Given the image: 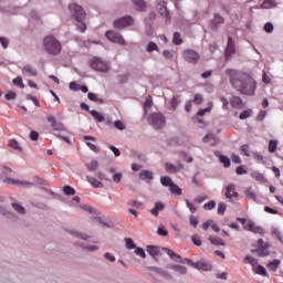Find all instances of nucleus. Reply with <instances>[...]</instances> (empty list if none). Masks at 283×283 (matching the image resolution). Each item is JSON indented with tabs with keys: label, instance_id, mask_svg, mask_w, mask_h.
I'll return each mask as SVG.
<instances>
[{
	"label": "nucleus",
	"instance_id": "1",
	"mask_svg": "<svg viewBox=\"0 0 283 283\" xmlns=\"http://www.w3.org/2000/svg\"><path fill=\"white\" fill-rule=\"evenodd\" d=\"M230 82L241 94H245L247 96H253L255 94V80L244 73L232 71Z\"/></svg>",
	"mask_w": 283,
	"mask_h": 283
},
{
	"label": "nucleus",
	"instance_id": "2",
	"mask_svg": "<svg viewBox=\"0 0 283 283\" xmlns=\"http://www.w3.org/2000/svg\"><path fill=\"white\" fill-rule=\"evenodd\" d=\"M69 10L71 12L72 19L76 21V25L81 32H85L87 30V25L85 24V18L87 13L83 10V7L78 6L77 3L69 4Z\"/></svg>",
	"mask_w": 283,
	"mask_h": 283
},
{
	"label": "nucleus",
	"instance_id": "3",
	"mask_svg": "<svg viewBox=\"0 0 283 283\" xmlns=\"http://www.w3.org/2000/svg\"><path fill=\"white\" fill-rule=\"evenodd\" d=\"M43 48L46 54L57 56L63 50L61 42L53 35H46L43 40Z\"/></svg>",
	"mask_w": 283,
	"mask_h": 283
},
{
	"label": "nucleus",
	"instance_id": "4",
	"mask_svg": "<svg viewBox=\"0 0 283 283\" xmlns=\"http://www.w3.org/2000/svg\"><path fill=\"white\" fill-rule=\"evenodd\" d=\"M3 169L4 171L0 174V178H4L3 182H6V185H17L20 187H24L25 189H30V187H32L33 184L30 181L6 178V176H8L9 174H12V170L11 168H8V167H3Z\"/></svg>",
	"mask_w": 283,
	"mask_h": 283
},
{
	"label": "nucleus",
	"instance_id": "5",
	"mask_svg": "<svg viewBox=\"0 0 283 283\" xmlns=\"http://www.w3.org/2000/svg\"><path fill=\"white\" fill-rule=\"evenodd\" d=\"M244 262H245V264H251V266H252L254 273H256V275H262L263 277H269V272H266V268H264L263 265H258V259H255L253 256H245Z\"/></svg>",
	"mask_w": 283,
	"mask_h": 283
},
{
	"label": "nucleus",
	"instance_id": "6",
	"mask_svg": "<svg viewBox=\"0 0 283 283\" xmlns=\"http://www.w3.org/2000/svg\"><path fill=\"white\" fill-rule=\"evenodd\" d=\"M148 123H149V125L155 127V129H161V127H165L167 122L165 119V115L164 114H161V113H153L148 117Z\"/></svg>",
	"mask_w": 283,
	"mask_h": 283
},
{
	"label": "nucleus",
	"instance_id": "7",
	"mask_svg": "<svg viewBox=\"0 0 283 283\" xmlns=\"http://www.w3.org/2000/svg\"><path fill=\"white\" fill-rule=\"evenodd\" d=\"M91 67L95 72H109V64L98 57H94L91 61Z\"/></svg>",
	"mask_w": 283,
	"mask_h": 283
},
{
	"label": "nucleus",
	"instance_id": "8",
	"mask_svg": "<svg viewBox=\"0 0 283 283\" xmlns=\"http://www.w3.org/2000/svg\"><path fill=\"white\" fill-rule=\"evenodd\" d=\"M185 262H187V264H190V266H193V269H197L198 271H211L213 269V265H211V263L205 261L193 262L190 259H185Z\"/></svg>",
	"mask_w": 283,
	"mask_h": 283
},
{
	"label": "nucleus",
	"instance_id": "9",
	"mask_svg": "<svg viewBox=\"0 0 283 283\" xmlns=\"http://www.w3.org/2000/svg\"><path fill=\"white\" fill-rule=\"evenodd\" d=\"M182 56H184L185 61H187V63H191L192 65H196V63H198V61H200V54H198V52H196L191 49L184 51Z\"/></svg>",
	"mask_w": 283,
	"mask_h": 283
},
{
	"label": "nucleus",
	"instance_id": "10",
	"mask_svg": "<svg viewBox=\"0 0 283 283\" xmlns=\"http://www.w3.org/2000/svg\"><path fill=\"white\" fill-rule=\"evenodd\" d=\"M105 35L106 39L111 41V43H117V45H126L125 38H123L118 32L107 31Z\"/></svg>",
	"mask_w": 283,
	"mask_h": 283
},
{
	"label": "nucleus",
	"instance_id": "11",
	"mask_svg": "<svg viewBox=\"0 0 283 283\" xmlns=\"http://www.w3.org/2000/svg\"><path fill=\"white\" fill-rule=\"evenodd\" d=\"M129 25H134V18L132 17H124L114 22L116 30H123V28H129Z\"/></svg>",
	"mask_w": 283,
	"mask_h": 283
},
{
	"label": "nucleus",
	"instance_id": "12",
	"mask_svg": "<svg viewBox=\"0 0 283 283\" xmlns=\"http://www.w3.org/2000/svg\"><path fill=\"white\" fill-rule=\"evenodd\" d=\"M243 229H245V231H251L252 233H256L259 235H264V228L260 227V226H255V223H253V221H249Z\"/></svg>",
	"mask_w": 283,
	"mask_h": 283
},
{
	"label": "nucleus",
	"instance_id": "13",
	"mask_svg": "<svg viewBox=\"0 0 283 283\" xmlns=\"http://www.w3.org/2000/svg\"><path fill=\"white\" fill-rule=\"evenodd\" d=\"M46 120L49 123H51V127L52 129H54V132H64L65 130V126L63 125V123L61 122H56V117L55 116H48Z\"/></svg>",
	"mask_w": 283,
	"mask_h": 283
},
{
	"label": "nucleus",
	"instance_id": "14",
	"mask_svg": "<svg viewBox=\"0 0 283 283\" xmlns=\"http://www.w3.org/2000/svg\"><path fill=\"white\" fill-rule=\"evenodd\" d=\"M223 23L224 18L220 14H214L213 19L210 21V29L217 31Z\"/></svg>",
	"mask_w": 283,
	"mask_h": 283
},
{
	"label": "nucleus",
	"instance_id": "15",
	"mask_svg": "<svg viewBox=\"0 0 283 283\" xmlns=\"http://www.w3.org/2000/svg\"><path fill=\"white\" fill-rule=\"evenodd\" d=\"M235 54V42L233 41V38H228V43L226 46V56L229 59V56H233Z\"/></svg>",
	"mask_w": 283,
	"mask_h": 283
},
{
	"label": "nucleus",
	"instance_id": "16",
	"mask_svg": "<svg viewBox=\"0 0 283 283\" xmlns=\"http://www.w3.org/2000/svg\"><path fill=\"white\" fill-rule=\"evenodd\" d=\"M163 251L169 255L170 259L174 260V262H180L181 264H185V259L182 260V256L170 250L169 248H164Z\"/></svg>",
	"mask_w": 283,
	"mask_h": 283
},
{
	"label": "nucleus",
	"instance_id": "17",
	"mask_svg": "<svg viewBox=\"0 0 283 283\" xmlns=\"http://www.w3.org/2000/svg\"><path fill=\"white\" fill-rule=\"evenodd\" d=\"M240 195L238 191H235V185L230 184L226 188V198L231 199V198H238Z\"/></svg>",
	"mask_w": 283,
	"mask_h": 283
},
{
	"label": "nucleus",
	"instance_id": "18",
	"mask_svg": "<svg viewBox=\"0 0 283 283\" xmlns=\"http://www.w3.org/2000/svg\"><path fill=\"white\" fill-rule=\"evenodd\" d=\"M157 10L161 17H166V19H169V9H167V2L160 1L157 4Z\"/></svg>",
	"mask_w": 283,
	"mask_h": 283
},
{
	"label": "nucleus",
	"instance_id": "19",
	"mask_svg": "<svg viewBox=\"0 0 283 283\" xmlns=\"http://www.w3.org/2000/svg\"><path fill=\"white\" fill-rule=\"evenodd\" d=\"M230 105L234 107V109H242V107H244V102L240 96H233L230 101Z\"/></svg>",
	"mask_w": 283,
	"mask_h": 283
},
{
	"label": "nucleus",
	"instance_id": "20",
	"mask_svg": "<svg viewBox=\"0 0 283 283\" xmlns=\"http://www.w3.org/2000/svg\"><path fill=\"white\" fill-rule=\"evenodd\" d=\"M140 180H145L148 185L154 180V172L149 170H142L139 174Z\"/></svg>",
	"mask_w": 283,
	"mask_h": 283
},
{
	"label": "nucleus",
	"instance_id": "21",
	"mask_svg": "<svg viewBox=\"0 0 283 283\" xmlns=\"http://www.w3.org/2000/svg\"><path fill=\"white\" fill-rule=\"evenodd\" d=\"M87 182L94 187V189H103V182L98 181L96 178L92 176H86Z\"/></svg>",
	"mask_w": 283,
	"mask_h": 283
},
{
	"label": "nucleus",
	"instance_id": "22",
	"mask_svg": "<svg viewBox=\"0 0 283 283\" xmlns=\"http://www.w3.org/2000/svg\"><path fill=\"white\" fill-rule=\"evenodd\" d=\"M22 74L23 76H36V70L32 69L31 65H25L23 69H22Z\"/></svg>",
	"mask_w": 283,
	"mask_h": 283
},
{
	"label": "nucleus",
	"instance_id": "23",
	"mask_svg": "<svg viewBox=\"0 0 283 283\" xmlns=\"http://www.w3.org/2000/svg\"><path fill=\"white\" fill-rule=\"evenodd\" d=\"M135 8L137 10H139V12L145 11V9L147 8V3L145 2V0H132Z\"/></svg>",
	"mask_w": 283,
	"mask_h": 283
},
{
	"label": "nucleus",
	"instance_id": "24",
	"mask_svg": "<svg viewBox=\"0 0 283 283\" xmlns=\"http://www.w3.org/2000/svg\"><path fill=\"white\" fill-rule=\"evenodd\" d=\"M147 253H149L151 258H156L157 255H160V249L156 245H148Z\"/></svg>",
	"mask_w": 283,
	"mask_h": 283
},
{
	"label": "nucleus",
	"instance_id": "25",
	"mask_svg": "<svg viewBox=\"0 0 283 283\" xmlns=\"http://www.w3.org/2000/svg\"><path fill=\"white\" fill-rule=\"evenodd\" d=\"M280 264H282V261L275 259L270 263H268V269H270V271H273L275 273V271H277V269L280 268Z\"/></svg>",
	"mask_w": 283,
	"mask_h": 283
},
{
	"label": "nucleus",
	"instance_id": "26",
	"mask_svg": "<svg viewBox=\"0 0 283 283\" xmlns=\"http://www.w3.org/2000/svg\"><path fill=\"white\" fill-rule=\"evenodd\" d=\"M165 209V203L157 202L155 207L150 210L151 216H158V211H163Z\"/></svg>",
	"mask_w": 283,
	"mask_h": 283
},
{
	"label": "nucleus",
	"instance_id": "27",
	"mask_svg": "<svg viewBox=\"0 0 283 283\" xmlns=\"http://www.w3.org/2000/svg\"><path fill=\"white\" fill-rule=\"evenodd\" d=\"M165 169H166L167 174H178V171H180V168H178L177 166H174L172 164H169V163H166Z\"/></svg>",
	"mask_w": 283,
	"mask_h": 283
},
{
	"label": "nucleus",
	"instance_id": "28",
	"mask_svg": "<svg viewBox=\"0 0 283 283\" xmlns=\"http://www.w3.org/2000/svg\"><path fill=\"white\" fill-rule=\"evenodd\" d=\"M169 189H170V193H172L174 196H182V189L178 187V185L171 184Z\"/></svg>",
	"mask_w": 283,
	"mask_h": 283
},
{
	"label": "nucleus",
	"instance_id": "29",
	"mask_svg": "<svg viewBox=\"0 0 283 283\" xmlns=\"http://www.w3.org/2000/svg\"><path fill=\"white\" fill-rule=\"evenodd\" d=\"M170 268L174 271H176L177 273H179L180 275H186L187 274V269L184 265L174 264Z\"/></svg>",
	"mask_w": 283,
	"mask_h": 283
},
{
	"label": "nucleus",
	"instance_id": "30",
	"mask_svg": "<svg viewBox=\"0 0 283 283\" xmlns=\"http://www.w3.org/2000/svg\"><path fill=\"white\" fill-rule=\"evenodd\" d=\"M251 177L254 178V180H258V182H266V178H264L262 172L254 171L251 174Z\"/></svg>",
	"mask_w": 283,
	"mask_h": 283
},
{
	"label": "nucleus",
	"instance_id": "31",
	"mask_svg": "<svg viewBox=\"0 0 283 283\" xmlns=\"http://www.w3.org/2000/svg\"><path fill=\"white\" fill-rule=\"evenodd\" d=\"M209 241L216 247H224V241L218 237H209Z\"/></svg>",
	"mask_w": 283,
	"mask_h": 283
},
{
	"label": "nucleus",
	"instance_id": "32",
	"mask_svg": "<svg viewBox=\"0 0 283 283\" xmlns=\"http://www.w3.org/2000/svg\"><path fill=\"white\" fill-rule=\"evenodd\" d=\"M251 116H253V111L251 108H248L239 115V118L240 120H245V118H251Z\"/></svg>",
	"mask_w": 283,
	"mask_h": 283
},
{
	"label": "nucleus",
	"instance_id": "33",
	"mask_svg": "<svg viewBox=\"0 0 283 283\" xmlns=\"http://www.w3.org/2000/svg\"><path fill=\"white\" fill-rule=\"evenodd\" d=\"M91 114L97 123H103L105 120V116H103V114L98 113L97 111H91Z\"/></svg>",
	"mask_w": 283,
	"mask_h": 283
},
{
	"label": "nucleus",
	"instance_id": "34",
	"mask_svg": "<svg viewBox=\"0 0 283 283\" xmlns=\"http://www.w3.org/2000/svg\"><path fill=\"white\" fill-rule=\"evenodd\" d=\"M174 45H182V38L179 32H175L172 35Z\"/></svg>",
	"mask_w": 283,
	"mask_h": 283
},
{
	"label": "nucleus",
	"instance_id": "35",
	"mask_svg": "<svg viewBox=\"0 0 283 283\" xmlns=\"http://www.w3.org/2000/svg\"><path fill=\"white\" fill-rule=\"evenodd\" d=\"M9 147H11L12 149H15L17 151H23V148L21 147L19 142H17L15 139H11L9 142Z\"/></svg>",
	"mask_w": 283,
	"mask_h": 283
},
{
	"label": "nucleus",
	"instance_id": "36",
	"mask_svg": "<svg viewBox=\"0 0 283 283\" xmlns=\"http://www.w3.org/2000/svg\"><path fill=\"white\" fill-rule=\"evenodd\" d=\"M203 143H211V145H216L218 140L216 139V135L209 134L203 137Z\"/></svg>",
	"mask_w": 283,
	"mask_h": 283
},
{
	"label": "nucleus",
	"instance_id": "37",
	"mask_svg": "<svg viewBox=\"0 0 283 283\" xmlns=\"http://www.w3.org/2000/svg\"><path fill=\"white\" fill-rule=\"evenodd\" d=\"M160 182L164 187H170L171 185H174V181L171 180V178L167 176L161 177Z\"/></svg>",
	"mask_w": 283,
	"mask_h": 283
},
{
	"label": "nucleus",
	"instance_id": "38",
	"mask_svg": "<svg viewBox=\"0 0 283 283\" xmlns=\"http://www.w3.org/2000/svg\"><path fill=\"white\" fill-rule=\"evenodd\" d=\"M269 151L270 154H275L277 151V140H270L269 142Z\"/></svg>",
	"mask_w": 283,
	"mask_h": 283
},
{
	"label": "nucleus",
	"instance_id": "39",
	"mask_svg": "<svg viewBox=\"0 0 283 283\" xmlns=\"http://www.w3.org/2000/svg\"><path fill=\"white\" fill-rule=\"evenodd\" d=\"M208 105L209 106L207 108L200 109L198 112V116H205V114H207V113L211 112V109H213V102H209Z\"/></svg>",
	"mask_w": 283,
	"mask_h": 283
},
{
	"label": "nucleus",
	"instance_id": "40",
	"mask_svg": "<svg viewBox=\"0 0 283 283\" xmlns=\"http://www.w3.org/2000/svg\"><path fill=\"white\" fill-rule=\"evenodd\" d=\"M63 191H64L65 196H75L76 195V190L74 188H72V186H64Z\"/></svg>",
	"mask_w": 283,
	"mask_h": 283
},
{
	"label": "nucleus",
	"instance_id": "41",
	"mask_svg": "<svg viewBox=\"0 0 283 283\" xmlns=\"http://www.w3.org/2000/svg\"><path fill=\"white\" fill-rule=\"evenodd\" d=\"M247 198H250V200H258V197L255 196V192H253V188H248L245 190Z\"/></svg>",
	"mask_w": 283,
	"mask_h": 283
},
{
	"label": "nucleus",
	"instance_id": "42",
	"mask_svg": "<svg viewBox=\"0 0 283 283\" xmlns=\"http://www.w3.org/2000/svg\"><path fill=\"white\" fill-rule=\"evenodd\" d=\"M12 207L14 211H17L18 213H21V214L25 213V208L17 202H13Z\"/></svg>",
	"mask_w": 283,
	"mask_h": 283
},
{
	"label": "nucleus",
	"instance_id": "43",
	"mask_svg": "<svg viewBox=\"0 0 283 283\" xmlns=\"http://www.w3.org/2000/svg\"><path fill=\"white\" fill-rule=\"evenodd\" d=\"M202 101H205V98L202 97V94L200 93L195 94V98L192 101L195 105H202Z\"/></svg>",
	"mask_w": 283,
	"mask_h": 283
},
{
	"label": "nucleus",
	"instance_id": "44",
	"mask_svg": "<svg viewBox=\"0 0 283 283\" xmlns=\"http://www.w3.org/2000/svg\"><path fill=\"white\" fill-rule=\"evenodd\" d=\"M125 242H126V249L128 250L136 249V243H134V240L132 238H126Z\"/></svg>",
	"mask_w": 283,
	"mask_h": 283
},
{
	"label": "nucleus",
	"instance_id": "45",
	"mask_svg": "<svg viewBox=\"0 0 283 283\" xmlns=\"http://www.w3.org/2000/svg\"><path fill=\"white\" fill-rule=\"evenodd\" d=\"M205 211H211V209H216V201L211 200L203 205Z\"/></svg>",
	"mask_w": 283,
	"mask_h": 283
},
{
	"label": "nucleus",
	"instance_id": "46",
	"mask_svg": "<svg viewBox=\"0 0 283 283\" xmlns=\"http://www.w3.org/2000/svg\"><path fill=\"white\" fill-rule=\"evenodd\" d=\"M220 163H222V165L224 167H231V160L229 159V157L227 156H220Z\"/></svg>",
	"mask_w": 283,
	"mask_h": 283
},
{
	"label": "nucleus",
	"instance_id": "47",
	"mask_svg": "<svg viewBox=\"0 0 283 283\" xmlns=\"http://www.w3.org/2000/svg\"><path fill=\"white\" fill-rule=\"evenodd\" d=\"M13 85H15L17 87H21V90L25 87V84H23V80L21 77H15L13 80Z\"/></svg>",
	"mask_w": 283,
	"mask_h": 283
},
{
	"label": "nucleus",
	"instance_id": "48",
	"mask_svg": "<svg viewBox=\"0 0 283 283\" xmlns=\"http://www.w3.org/2000/svg\"><path fill=\"white\" fill-rule=\"evenodd\" d=\"M128 207H135V209H140L143 203L140 201L129 200L127 201Z\"/></svg>",
	"mask_w": 283,
	"mask_h": 283
},
{
	"label": "nucleus",
	"instance_id": "49",
	"mask_svg": "<svg viewBox=\"0 0 283 283\" xmlns=\"http://www.w3.org/2000/svg\"><path fill=\"white\" fill-rule=\"evenodd\" d=\"M224 211H227V205L222 202L219 203L217 213H219V216H224Z\"/></svg>",
	"mask_w": 283,
	"mask_h": 283
},
{
	"label": "nucleus",
	"instance_id": "50",
	"mask_svg": "<svg viewBox=\"0 0 283 283\" xmlns=\"http://www.w3.org/2000/svg\"><path fill=\"white\" fill-rule=\"evenodd\" d=\"M186 205H187L190 213H196L198 211V208H196V206L193 203H191V201H189L188 199L186 200Z\"/></svg>",
	"mask_w": 283,
	"mask_h": 283
},
{
	"label": "nucleus",
	"instance_id": "51",
	"mask_svg": "<svg viewBox=\"0 0 283 283\" xmlns=\"http://www.w3.org/2000/svg\"><path fill=\"white\" fill-rule=\"evenodd\" d=\"M157 233H158V235H163V237L169 235V231H167V229H165V226H159Z\"/></svg>",
	"mask_w": 283,
	"mask_h": 283
},
{
	"label": "nucleus",
	"instance_id": "52",
	"mask_svg": "<svg viewBox=\"0 0 283 283\" xmlns=\"http://www.w3.org/2000/svg\"><path fill=\"white\" fill-rule=\"evenodd\" d=\"M153 105H154V101L151 99V97L146 98L144 103L146 114H147V109H149Z\"/></svg>",
	"mask_w": 283,
	"mask_h": 283
},
{
	"label": "nucleus",
	"instance_id": "53",
	"mask_svg": "<svg viewBox=\"0 0 283 283\" xmlns=\"http://www.w3.org/2000/svg\"><path fill=\"white\" fill-rule=\"evenodd\" d=\"M4 98L7 101H14V98H17V93L13 91H9L6 95Z\"/></svg>",
	"mask_w": 283,
	"mask_h": 283
},
{
	"label": "nucleus",
	"instance_id": "54",
	"mask_svg": "<svg viewBox=\"0 0 283 283\" xmlns=\"http://www.w3.org/2000/svg\"><path fill=\"white\" fill-rule=\"evenodd\" d=\"M87 167H88L90 171H96V169H98V161L92 160V161L88 164Z\"/></svg>",
	"mask_w": 283,
	"mask_h": 283
},
{
	"label": "nucleus",
	"instance_id": "55",
	"mask_svg": "<svg viewBox=\"0 0 283 283\" xmlns=\"http://www.w3.org/2000/svg\"><path fill=\"white\" fill-rule=\"evenodd\" d=\"M241 154L247 157L251 156V151L249 150V145L245 144L241 146Z\"/></svg>",
	"mask_w": 283,
	"mask_h": 283
},
{
	"label": "nucleus",
	"instance_id": "56",
	"mask_svg": "<svg viewBox=\"0 0 283 283\" xmlns=\"http://www.w3.org/2000/svg\"><path fill=\"white\" fill-rule=\"evenodd\" d=\"M114 127L116 129H119V132H123L125 129V124L122 120H115L114 122Z\"/></svg>",
	"mask_w": 283,
	"mask_h": 283
},
{
	"label": "nucleus",
	"instance_id": "57",
	"mask_svg": "<svg viewBox=\"0 0 283 283\" xmlns=\"http://www.w3.org/2000/svg\"><path fill=\"white\" fill-rule=\"evenodd\" d=\"M273 6H275V1L274 0H265L262 3V8H265V9L273 8Z\"/></svg>",
	"mask_w": 283,
	"mask_h": 283
},
{
	"label": "nucleus",
	"instance_id": "58",
	"mask_svg": "<svg viewBox=\"0 0 283 283\" xmlns=\"http://www.w3.org/2000/svg\"><path fill=\"white\" fill-rule=\"evenodd\" d=\"M170 105H171L172 109H176V107H178V105H180V101L178 99V96H174L171 98Z\"/></svg>",
	"mask_w": 283,
	"mask_h": 283
},
{
	"label": "nucleus",
	"instance_id": "59",
	"mask_svg": "<svg viewBox=\"0 0 283 283\" xmlns=\"http://www.w3.org/2000/svg\"><path fill=\"white\" fill-rule=\"evenodd\" d=\"M72 235H75V238H80L81 240H90V235L83 234L81 232H71Z\"/></svg>",
	"mask_w": 283,
	"mask_h": 283
},
{
	"label": "nucleus",
	"instance_id": "60",
	"mask_svg": "<svg viewBox=\"0 0 283 283\" xmlns=\"http://www.w3.org/2000/svg\"><path fill=\"white\" fill-rule=\"evenodd\" d=\"M146 50L147 52H154V50L158 51V45L154 42H149Z\"/></svg>",
	"mask_w": 283,
	"mask_h": 283
},
{
	"label": "nucleus",
	"instance_id": "61",
	"mask_svg": "<svg viewBox=\"0 0 283 283\" xmlns=\"http://www.w3.org/2000/svg\"><path fill=\"white\" fill-rule=\"evenodd\" d=\"M273 30H274L273 23H271V22L265 23L264 31L268 32V34H271V32H273Z\"/></svg>",
	"mask_w": 283,
	"mask_h": 283
},
{
	"label": "nucleus",
	"instance_id": "62",
	"mask_svg": "<svg viewBox=\"0 0 283 283\" xmlns=\"http://www.w3.org/2000/svg\"><path fill=\"white\" fill-rule=\"evenodd\" d=\"M189 222H190L191 227H193L195 229H196V227H198V218H196L195 216L189 217Z\"/></svg>",
	"mask_w": 283,
	"mask_h": 283
},
{
	"label": "nucleus",
	"instance_id": "63",
	"mask_svg": "<svg viewBox=\"0 0 283 283\" xmlns=\"http://www.w3.org/2000/svg\"><path fill=\"white\" fill-rule=\"evenodd\" d=\"M135 253L136 255H139V258H146L145 250L143 248H136Z\"/></svg>",
	"mask_w": 283,
	"mask_h": 283
},
{
	"label": "nucleus",
	"instance_id": "64",
	"mask_svg": "<svg viewBox=\"0 0 283 283\" xmlns=\"http://www.w3.org/2000/svg\"><path fill=\"white\" fill-rule=\"evenodd\" d=\"M117 78L119 83H127V81H129V75L127 74L118 75Z\"/></svg>",
	"mask_w": 283,
	"mask_h": 283
}]
</instances>
